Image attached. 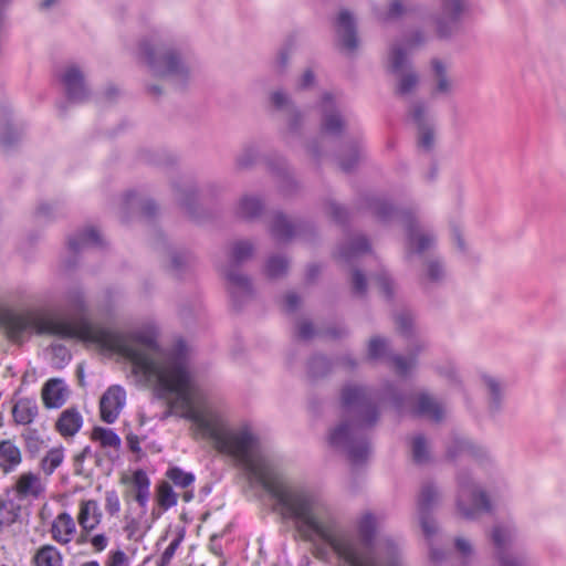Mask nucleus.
<instances>
[{
    "instance_id": "51",
    "label": "nucleus",
    "mask_w": 566,
    "mask_h": 566,
    "mask_svg": "<svg viewBox=\"0 0 566 566\" xmlns=\"http://www.w3.org/2000/svg\"><path fill=\"white\" fill-rule=\"evenodd\" d=\"M397 328L401 333H407L412 326V318L409 314L403 313L396 318Z\"/></svg>"
},
{
    "instance_id": "63",
    "label": "nucleus",
    "mask_w": 566,
    "mask_h": 566,
    "mask_svg": "<svg viewBox=\"0 0 566 566\" xmlns=\"http://www.w3.org/2000/svg\"><path fill=\"white\" fill-rule=\"evenodd\" d=\"M402 13L401 6L398 2H394L389 9V15L391 18L399 17Z\"/></svg>"
},
{
    "instance_id": "12",
    "label": "nucleus",
    "mask_w": 566,
    "mask_h": 566,
    "mask_svg": "<svg viewBox=\"0 0 566 566\" xmlns=\"http://www.w3.org/2000/svg\"><path fill=\"white\" fill-rule=\"evenodd\" d=\"M336 34L340 46L348 53L358 48L356 25L353 15L347 10H342L336 20Z\"/></svg>"
},
{
    "instance_id": "42",
    "label": "nucleus",
    "mask_w": 566,
    "mask_h": 566,
    "mask_svg": "<svg viewBox=\"0 0 566 566\" xmlns=\"http://www.w3.org/2000/svg\"><path fill=\"white\" fill-rule=\"evenodd\" d=\"M286 269L287 262L284 259L272 258L269 260L265 271L270 277L275 279L283 275L286 272Z\"/></svg>"
},
{
    "instance_id": "1",
    "label": "nucleus",
    "mask_w": 566,
    "mask_h": 566,
    "mask_svg": "<svg viewBox=\"0 0 566 566\" xmlns=\"http://www.w3.org/2000/svg\"><path fill=\"white\" fill-rule=\"evenodd\" d=\"M147 386L159 398L175 395L171 408L193 421L199 432L213 441L214 448L230 455L249 476L276 502L284 518L293 520L304 541L314 536L325 542L349 566H402L395 548L385 560L375 559L369 542L375 532V517L366 513L358 522L361 541L342 531L335 518L314 495L292 485L262 453L258 439L245 428H229L212 410L197 405V389L182 357L164 353L154 331H147Z\"/></svg>"
},
{
    "instance_id": "32",
    "label": "nucleus",
    "mask_w": 566,
    "mask_h": 566,
    "mask_svg": "<svg viewBox=\"0 0 566 566\" xmlns=\"http://www.w3.org/2000/svg\"><path fill=\"white\" fill-rule=\"evenodd\" d=\"M224 275L229 282L230 292L234 294L245 293L250 290L249 280L243 276L241 273L233 271L232 269H227L224 271Z\"/></svg>"
},
{
    "instance_id": "64",
    "label": "nucleus",
    "mask_w": 566,
    "mask_h": 566,
    "mask_svg": "<svg viewBox=\"0 0 566 566\" xmlns=\"http://www.w3.org/2000/svg\"><path fill=\"white\" fill-rule=\"evenodd\" d=\"M388 210H391V208L388 205L380 203L376 209V213L379 218L385 219Z\"/></svg>"
},
{
    "instance_id": "61",
    "label": "nucleus",
    "mask_w": 566,
    "mask_h": 566,
    "mask_svg": "<svg viewBox=\"0 0 566 566\" xmlns=\"http://www.w3.org/2000/svg\"><path fill=\"white\" fill-rule=\"evenodd\" d=\"M452 235H453V239L455 240L457 242V245L460 250H464V240L461 235V232L458 228H454L453 231H452Z\"/></svg>"
},
{
    "instance_id": "38",
    "label": "nucleus",
    "mask_w": 566,
    "mask_h": 566,
    "mask_svg": "<svg viewBox=\"0 0 566 566\" xmlns=\"http://www.w3.org/2000/svg\"><path fill=\"white\" fill-rule=\"evenodd\" d=\"M484 384L488 388L490 396V406L492 409L497 410L502 401V390L500 384L492 377H484Z\"/></svg>"
},
{
    "instance_id": "3",
    "label": "nucleus",
    "mask_w": 566,
    "mask_h": 566,
    "mask_svg": "<svg viewBox=\"0 0 566 566\" xmlns=\"http://www.w3.org/2000/svg\"><path fill=\"white\" fill-rule=\"evenodd\" d=\"M139 51L156 76L167 78L175 86H181L188 78L189 70L176 52L148 42L142 43Z\"/></svg>"
},
{
    "instance_id": "47",
    "label": "nucleus",
    "mask_w": 566,
    "mask_h": 566,
    "mask_svg": "<svg viewBox=\"0 0 566 566\" xmlns=\"http://www.w3.org/2000/svg\"><path fill=\"white\" fill-rule=\"evenodd\" d=\"M392 361L396 371L400 375H405L409 369H411L415 366L413 358L405 359L401 356H395L392 357Z\"/></svg>"
},
{
    "instance_id": "30",
    "label": "nucleus",
    "mask_w": 566,
    "mask_h": 566,
    "mask_svg": "<svg viewBox=\"0 0 566 566\" xmlns=\"http://www.w3.org/2000/svg\"><path fill=\"white\" fill-rule=\"evenodd\" d=\"M262 203L259 198L252 196H244L238 205V213L244 219H252L258 217L262 211Z\"/></svg>"
},
{
    "instance_id": "6",
    "label": "nucleus",
    "mask_w": 566,
    "mask_h": 566,
    "mask_svg": "<svg viewBox=\"0 0 566 566\" xmlns=\"http://www.w3.org/2000/svg\"><path fill=\"white\" fill-rule=\"evenodd\" d=\"M492 541L495 546V556L500 566H527L524 557L511 552L513 531L507 526H496L492 531Z\"/></svg>"
},
{
    "instance_id": "13",
    "label": "nucleus",
    "mask_w": 566,
    "mask_h": 566,
    "mask_svg": "<svg viewBox=\"0 0 566 566\" xmlns=\"http://www.w3.org/2000/svg\"><path fill=\"white\" fill-rule=\"evenodd\" d=\"M103 512L96 500H81L78 503L77 523L84 532H92L101 524Z\"/></svg>"
},
{
    "instance_id": "10",
    "label": "nucleus",
    "mask_w": 566,
    "mask_h": 566,
    "mask_svg": "<svg viewBox=\"0 0 566 566\" xmlns=\"http://www.w3.org/2000/svg\"><path fill=\"white\" fill-rule=\"evenodd\" d=\"M464 8L463 0H443L442 12L437 21V32L440 38L449 36L455 30Z\"/></svg>"
},
{
    "instance_id": "50",
    "label": "nucleus",
    "mask_w": 566,
    "mask_h": 566,
    "mask_svg": "<svg viewBox=\"0 0 566 566\" xmlns=\"http://www.w3.org/2000/svg\"><path fill=\"white\" fill-rule=\"evenodd\" d=\"M455 548L458 549V552L460 554H462L463 556H471L473 554V546L472 544L463 538V537H458L455 539Z\"/></svg>"
},
{
    "instance_id": "46",
    "label": "nucleus",
    "mask_w": 566,
    "mask_h": 566,
    "mask_svg": "<svg viewBox=\"0 0 566 566\" xmlns=\"http://www.w3.org/2000/svg\"><path fill=\"white\" fill-rule=\"evenodd\" d=\"M25 446L30 451H36L43 444L35 430H28L23 436Z\"/></svg>"
},
{
    "instance_id": "21",
    "label": "nucleus",
    "mask_w": 566,
    "mask_h": 566,
    "mask_svg": "<svg viewBox=\"0 0 566 566\" xmlns=\"http://www.w3.org/2000/svg\"><path fill=\"white\" fill-rule=\"evenodd\" d=\"M323 116V130L327 134L336 135L342 132L344 122L340 116L334 112L333 101L331 95H325L322 102Z\"/></svg>"
},
{
    "instance_id": "18",
    "label": "nucleus",
    "mask_w": 566,
    "mask_h": 566,
    "mask_svg": "<svg viewBox=\"0 0 566 566\" xmlns=\"http://www.w3.org/2000/svg\"><path fill=\"white\" fill-rule=\"evenodd\" d=\"M21 462L20 448L9 439L0 441V470L8 474L14 471Z\"/></svg>"
},
{
    "instance_id": "31",
    "label": "nucleus",
    "mask_w": 566,
    "mask_h": 566,
    "mask_svg": "<svg viewBox=\"0 0 566 566\" xmlns=\"http://www.w3.org/2000/svg\"><path fill=\"white\" fill-rule=\"evenodd\" d=\"M64 460V452L62 448H53L46 452L41 460V469L46 475H51L56 468H59Z\"/></svg>"
},
{
    "instance_id": "33",
    "label": "nucleus",
    "mask_w": 566,
    "mask_h": 566,
    "mask_svg": "<svg viewBox=\"0 0 566 566\" xmlns=\"http://www.w3.org/2000/svg\"><path fill=\"white\" fill-rule=\"evenodd\" d=\"M177 494L171 485L164 481L157 488V503L160 507L169 509L177 504Z\"/></svg>"
},
{
    "instance_id": "8",
    "label": "nucleus",
    "mask_w": 566,
    "mask_h": 566,
    "mask_svg": "<svg viewBox=\"0 0 566 566\" xmlns=\"http://www.w3.org/2000/svg\"><path fill=\"white\" fill-rule=\"evenodd\" d=\"M125 390L117 385L111 386L99 400L101 418L107 423H113L125 406Z\"/></svg>"
},
{
    "instance_id": "45",
    "label": "nucleus",
    "mask_w": 566,
    "mask_h": 566,
    "mask_svg": "<svg viewBox=\"0 0 566 566\" xmlns=\"http://www.w3.org/2000/svg\"><path fill=\"white\" fill-rule=\"evenodd\" d=\"M105 566H129V557L122 549H116L108 555Z\"/></svg>"
},
{
    "instance_id": "9",
    "label": "nucleus",
    "mask_w": 566,
    "mask_h": 566,
    "mask_svg": "<svg viewBox=\"0 0 566 566\" xmlns=\"http://www.w3.org/2000/svg\"><path fill=\"white\" fill-rule=\"evenodd\" d=\"M439 493L432 484H424L421 488L418 509L420 515V523L423 533L429 537L436 533L434 521L430 518L429 511L438 503Z\"/></svg>"
},
{
    "instance_id": "52",
    "label": "nucleus",
    "mask_w": 566,
    "mask_h": 566,
    "mask_svg": "<svg viewBox=\"0 0 566 566\" xmlns=\"http://www.w3.org/2000/svg\"><path fill=\"white\" fill-rule=\"evenodd\" d=\"M90 543L96 552H102L107 547L108 538L105 534H96L91 538Z\"/></svg>"
},
{
    "instance_id": "14",
    "label": "nucleus",
    "mask_w": 566,
    "mask_h": 566,
    "mask_svg": "<svg viewBox=\"0 0 566 566\" xmlns=\"http://www.w3.org/2000/svg\"><path fill=\"white\" fill-rule=\"evenodd\" d=\"M411 117L418 126V146L424 151L431 150L434 145V132L426 120L423 107L419 104L415 105L411 109Z\"/></svg>"
},
{
    "instance_id": "40",
    "label": "nucleus",
    "mask_w": 566,
    "mask_h": 566,
    "mask_svg": "<svg viewBox=\"0 0 566 566\" xmlns=\"http://www.w3.org/2000/svg\"><path fill=\"white\" fill-rule=\"evenodd\" d=\"M412 458L417 463H424L429 459L427 443L421 436L412 440Z\"/></svg>"
},
{
    "instance_id": "23",
    "label": "nucleus",
    "mask_w": 566,
    "mask_h": 566,
    "mask_svg": "<svg viewBox=\"0 0 566 566\" xmlns=\"http://www.w3.org/2000/svg\"><path fill=\"white\" fill-rule=\"evenodd\" d=\"M416 408L413 412L419 416H424L431 420L439 421L443 416L442 407L430 396L419 394L416 398Z\"/></svg>"
},
{
    "instance_id": "19",
    "label": "nucleus",
    "mask_w": 566,
    "mask_h": 566,
    "mask_svg": "<svg viewBox=\"0 0 566 566\" xmlns=\"http://www.w3.org/2000/svg\"><path fill=\"white\" fill-rule=\"evenodd\" d=\"M14 491L20 497H39L43 493L44 486L38 474L24 472L18 478Z\"/></svg>"
},
{
    "instance_id": "62",
    "label": "nucleus",
    "mask_w": 566,
    "mask_h": 566,
    "mask_svg": "<svg viewBox=\"0 0 566 566\" xmlns=\"http://www.w3.org/2000/svg\"><path fill=\"white\" fill-rule=\"evenodd\" d=\"M314 82V75L311 71H306L302 77L301 86L308 87Z\"/></svg>"
},
{
    "instance_id": "11",
    "label": "nucleus",
    "mask_w": 566,
    "mask_h": 566,
    "mask_svg": "<svg viewBox=\"0 0 566 566\" xmlns=\"http://www.w3.org/2000/svg\"><path fill=\"white\" fill-rule=\"evenodd\" d=\"M389 60L390 70L394 73H400L397 92L401 95L411 93L418 83V77L413 72H401L406 62V53L400 48L394 46Z\"/></svg>"
},
{
    "instance_id": "44",
    "label": "nucleus",
    "mask_w": 566,
    "mask_h": 566,
    "mask_svg": "<svg viewBox=\"0 0 566 566\" xmlns=\"http://www.w3.org/2000/svg\"><path fill=\"white\" fill-rule=\"evenodd\" d=\"M180 543H181V536H178L177 538L171 541V543L167 546V548L161 554L157 566H169Z\"/></svg>"
},
{
    "instance_id": "57",
    "label": "nucleus",
    "mask_w": 566,
    "mask_h": 566,
    "mask_svg": "<svg viewBox=\"0 0 566 566\" xmlns=\"http://www.w3.org/2000/svg\"><path fill=\"white\" fill-rule=\"evenodd\" d=\"M127 444H128V448L133 451V452H139L140 451V447H139V439L136 434H128L127 438Z\"/></svg>"
},
{
    "instance_id": "34",
    "label": "nucleus",
    "mask_w": 566,
    "mask_h": 566,
    "mask_svg": "<svg viewBox=\"0 0 566 566\" xmlns=\"http://www.w3.org/2000/svg\"><path fill=\"white\" fill-rule=\"evenodd\" d=\"M424 277L430 282H440L446 277L443 263L439 259H429L424 265Z\"/></svg>"
},
{
    "instance_id": "22",
    "label": "nucleus",
    "mask_w": 566,
    "mask_h": 566,
    "mask_svg": "<svg viewBox=\"0 0 566 566\" xmlns=\"http://www.w3.org/2000/svg\"><path fill=\"white\" fill-rule=\"evenodd\" d=\"M38 415V405L34 399L20 398L12 408V416L18 424L31 423Z\"/></svg>"
},
{
    "instance_id": "53",
    "label": "nucleus",
    "mask_w": 566,
    "mask_h": 566,
    "mask_svg": "<svg viewBox=\"0 0 566 566\" xmlns=\"http://www.w3.org/2000/svg\"><path fill=\"white\" fill-rule=\"evenodd\" d=\"M271 99H272V103L274 104V106L279 109H282L283 107L289 105L287 96L280 91L274 92L271 96Z\"/></svg>"
},
{
    "instance_id": "24",
    "label": "nucleus",
    "mask_w": 566,
    "mask_h": 566,
    "mask_svg": "<svg viewBox=\"0 0 566 566\" xmlns=\"http://www.w3.org/2000/svg\"><path fill=\"white\" fill-rule=\"evenodd\" d=\"M32 563L34 566H63V557L55 546L46 544L36 549Z\"/></svg>"
},
{
    "instance_id": "48",
    "label": "nucleus",
    "mask_w": 566,
    "mask_h": 566,
    "mask_svg": "<svg viewBox=\"0 0 566 566\" xmlns=\"http://www.w3.org/2000/svg\"><path fill=\"white\" fill-rule=\"evenodd\" d=\"M376 282L380 292L384 293V295L389 298L392 293V283L390 279L387 276V274H379L376 279Z\"/></svg>"
},
{
    "instance_id": "35",
    "label": "nucleus",
    "mask_w": 566,
    "mask_h": 566,
    "mask_svg": "<svg viewBox=\"0 0 566 566\" xmlns=\"http://www.w3.org/2000/svg\"><path fill=\"white\" fill-rule=\"evenodd\" d=\"M368 251V243L365 238L359 237L349 247L343 249L339 252V258L344 261H350L354 258H357L364 252Z\"/></svg>"
},
{
    "instance_id": "27",
    "label": "nucleus",
    "mask_w": 566,
    "mask_h": 566,
    "mask_svg": "<svg viewBox=\"0 0 566 566\" xmlns=\"http://www.w3.org/2000/svg\"><path fill=\"white\" fill-rule=\"evenodd\" d=\"M132 481L135 488V494L133 499L139 504L140 507L146 509V504L149 499L150 486V481L147 474L143 470H137L134 472Z\"/></svg>"
},
{
    "instance_id": "5",
    "label": "nucleus",
    "mask_w": 566,
    "mask_h": 566,
    "mask_svg": "<svg viewBox=\"0 0 566 566\" xmlns=\"http://www.w3.org/2000/svg\"><path fill=\"white\" fill-rule=\"evenodd\" d=\"M399 218L407 232V249L409 253H422L433 247L436 237L424 230L413 216L402 213Z\"/></svg>"
},
{
    "instance_id": "60",
    "label": "nucleus",
    "mask_w": 566,
    "mask_h": 566,
    "mask_svg": "<svg viewBox=\"0 0 566 566\" xmlns=\"http://www.w3.org/2000/svg\"><path fill=\"white\" fill-rule=\"evenodd\" d=\"M187 263V259L185 256H181V255H174L171 258V268L174 270H179L181 268L182 264H186Z\"/></svg>"
},
{
    "instance_id": "56",
    "label": "nucleus",
    "mask_w": 566,
    "mask_h": 566,
    "mask_svg": "<svg viewBox=\"0 0 566 566\" xmlns=\"http://www.w3.org/2000/svg\"><path fill=\"white\" fill-rule=\"evenodd\" d=\"M327 211L335 220H342V217L344 214L343 209L335 202H329L327 205Z\"/></svg>"
},
{
    "instance_id": "54",
    "label": "nucleus",
    "mask_w": 566,
    "mask_h": 566,
    "mask_svg": "<svg viewBox=\"0 0 566 566\" xmlns=\"http://www.w3.org/2000/svg\"><path fill=\"white\" fill-rule=\"evenodd\" d=\"M298 304H300V298H298V296L296 294L289 293L285 296L284 305H285V310L286 311L292 312V311L296 310Z\"/></svg>"
},
{
    "instance_id": "15",
    "label": "nucleus",
    "mask_w": 566,
    "mask_h": 566,
    "mask_svg": "<svg viewBox=\"0 0 566 566\" xmlns=\"http://www.w3.org/2000/svg\"><path fill=\"white\" fill-rule=\"evenodd\" d=\"M67 388L61 379L48 380L41 391L43 405L49 408H60L67 399Z\"/></svg>"
},
{
    "instance_id": "37",
    "label": "nucleus",
    "mask_w": 566,
    "mask_h": 566,
    "mask_svg": "<svg viewBox=\"0 0 566 566\" xmlns=\"http://www.w3.org/2000/svg\"><path fill=\"white\" fill-rule=\"evenodd\" d=\"M432 67L437 77V92L449 93L451 91V82L449 81L444 65L440 61H433Z\"/></svg>"
},
{
    "instance_id": "16",
    "label": "nucleus",
    "mask_w": 566,
    "mask_h": 566,
    "mask_svg": "<svg viewBox=\"0 0 566 566\" xmlns=\"http://www.w3.org/2000/svg\"><path fill=\"white\" fill-rule=\"evenodd\" d=\"M83 424V417L76 408H67L61 412L56 422L55 430L63 438L74 437Z\"/></svg>"
},
{
    "instance_id": "39",
    "label": "nucleus",
    "mask_w": 566,
    "mask_h": 566,
    "mask_svg": "<svg viewBox=\"0 0 566 566\" xmlns=\"http://www.w3.org/2000/svg\"><path fill=\"white\" fill-rule=\"evenodd\" d=\"M252 251V245L249 242H237L233 244L231 250V260L234 263L243 262L251 258Z\"/></svg>"
},
{
    "instance_id": "2",
    "label": "nucleus",
    "mask_w": 566,
    "mask_h": 566,
    "mask_svg": "<svg viewBox=\"0 0 566 566\" xmlns=\"http://www.w3.org/2000/svg\"><path fill=\"white\" fill-rule=\"evenodd\" d=\"M342 403L347 413L356 420H360L359 424H349L342 421L331 429L327 441L331 448L346 453L353 464H359L369 453L368 444L360 436L359 429L363 426H371L377 419V413L368 401L365 391L356 386L344 388Z\"/></svg>"
},
{
    "instance_id": "20",
    "label": "nucleus",
    "mask_w": 566,
    "mask_h": 566,
    "mask_svg": "<svg viewBox=\"0 0 566 566\" xmlns=\"http://www.w3.org/2000/svg\"><path fill=\"white\" fill-rule=\"evenodd\" d=\"M62 81L71 99L81 101L84 98V78L82 72L76 66L67 67L63 74Z\"/></svg>"
},
{
    "instance_id": "43",
    "label": "nucleus",
    "mask_w": 566,
    "mask_h": 566,
    "mask_svg": "<svg viewBox=\"0 0 566 566\" xmlns=\"http://www.w3.org/2000/svg\"><path fill=\"white\" fill-rule=\"evenodd\" d=\"M105 510L108 515H117L120 510V500L115 490H108L105 492Z\"/></svg>"
},
{
    "instance_id": "17",
    "label": "nucleus",
    "mask_w": 566,
    "mask_h": 566,
    "mask_svg": "<svg viewBox=\"0 0 566 566\" xmlns=\"http://www.w3.org/2000/svg\"><path fill=\"white\" fill-rule=\"evenodd\" d=\"M76 532V525L73 517L66 513H60L53 521L51 526L52 538L59 544L66 545Z\"/></svg>"
},
{
    "instance_id": "59",
    "label": "nucleus",
    "mask_w": 566,
    "mask_h": 566,
    "mask_svg": "<svg viewBox=\"0 0 566 566\" xmlns=\"http://www.w3.org/2000/svg\"><path fill=\"white\" fill-rule=\"evenodd\" d=\"M358 154H355L349 163H346L344 159L340 160V167L344 171H350L356 163L358 161Z\"/></svg>"
},
{
    "instance_id": "7",
    "label": "nucleus",
    "mask_w": 566,
    "mask_h": 566,
    "mask_svg": "<svg viewBox=\"0 0 566 566\" xmlns=\"http://www.w3.org/2000/svg\"><path fill=\"white\" fill-rule=\"evenodd\" d=\"M126 510L123 516V531L129 541H142L149 526L146 525L145 509L136 511L129 502L128 495H125Z\"/></svg>"
},
{
    "instance_id": "58",
    "label": "nucleus",
    "mask_w": 566,
    "mask_h": 566,
    "mask_svg": "<svg viewBox=\"0 0 566 566\" xmlns=\"http://www.w3.org/2000/svg\"><path fill=\"white\" fill-rule=\"evenodd\" d=\"M84 308V302L80 294H76L71 301V310L74 312H82Z\"/></svg>"
},
{
    "instance_id": "26",
    "label": "nucleus",
    "mask_w": 566,
    "mask_h": 566,
    "mask_svg": "<svg viewBox=\"0 0 566 566\" xmlns=\"http://www.w3.org/2000/svg\"><path fill=\"white\" fill-rule=\"evenodd\" d=\"M91 439L97 442L101 448L117 452L120 448V438L108 428L95 427L92 430Z\"/></svg>"
},
{
    "instance_id": "25",
    "label": "nucleus",
    "mask_w": 566,
    "mask_h": 566,
    "mask_svg": "<svg viewBox=\"0 0 566 566\" xmlns=\"http://www.w3.org/2000/svg\"><path fill=\"white\" fill-rule=\"evenodd\" d=\"M271 235L277 242H285L293 238L294 226L282 214L276 213L270 226Z\"/></svg>"
},
{
    "instance_id": "49",
    "label": "nucleus",
    "mask_w": 566,
    "mask_h": 566,
    "mask_svg": "<svg viewBox=\"0 0 566 566\" xmlns=\"http://www.w3.org/2000/svg\"><path fill=\"white\" fill-rule=\"evenodd\" d=\"M353 287L356 293L364 294L366 291V279L363 273L355 270L352 276Z\"/></svg>"
},
{
    "instance_id": "28",
    "label": "nucleus",
    "mask_w": 566,
    "mask_h": 566,
    "mask_svg": "<svg viewBox=\"0 0 566 566\" xmlns=\"http://www.w3.org/2000/svg\"><path fill=\"white\" fill-rule=\"evenodd\" d=\"M20 513V507L12 500H0V536L13 525Z\"/></svg>"
},
{
    "instance_id": "4",
    "label": "nucleus",
    "mask_w": 566,
    "mask_h": 566,
    "mask_svg": "<svg viewBox=\"0 0 566 566\" xmlns=\"http://www.w3.org/2000/svg\"><path fill=\"white\" fill-rule=\"evenodd\" d=\"M457 509L461 517L474 520L480 513L489 511L490 503L484 492L480 491L468 479L460 476Z\"/></svg>"
},
{
    "instance_id": "36",
    "label": "nucleus",
    "mask_w": 566,
    "mask_h": 566,
    "mask_svg": "<svg viewBox=\"0 0 566 566\" xmlns=\"http://www.w3.org/2000/svg\"><path fill=\"white\" fill-rule=\"evenodd\" d=\"M167 478L179 488H187L195 481L192 473L185 472L180 468H170L167 473Z\"/></svg>"
},
{
    "instance_id": "55",
    "label": "nucleus",
    "mask_w": 566,
    "mask_h": 566,
    "mask_svg": "<svg viewBox=\"0 0 566 566\" xmlns=\"http://www.w3.org/2000/svg\"><path fill=\"white\" fill-rule=\"evenodd\" d=\"M298 336L303 339H307L313 335V326L307 322H302L297 329Z\"/></svg>"
},
{
    "instance_id": "29",
    "label": "nucleus",
    "mask_w": 566,
    "mask_h": 566,
    "mask_svg": "<svg viewBox=\"0 0 566 566\" xmlns=\"http://www.w3.org/2000/svg\"><path fill=\"white\" fill-rule=\"evenodd\" d=\"M101 243V237L98 232L93 228L84 230L83 232L78 233L75 238L69 241L70 248L73 251H77L90 245H98Z\"/></svg>"
},
{
    "instance_id": "41",
    "label": "nucleus",
    "mask_w": 566,
    "mask_h": 566,
    "mask_svg": "<svg viewBox=\"0 0 566 566\" xmlns=\"http://www.w3.org/2000/svg\"><path fill=\"white\" fill-rule=\"evenodd\" d=\"M387 343L385 339L379 337H374L369 342L368 346V355L371 359H380L384 358L387 354Z\"/></svg>"
}]
</instances>
